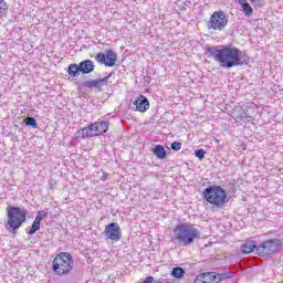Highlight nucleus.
Returning a JSON list of instances; mask_svg holds the SVG:
<instances>
[{
  "label": "nucleus",
  "instance_id": "6ab92c4d",
  "mask_svg": "<svg viewBox=\"0 0 283 283\" xmlns=\"http://www.w3.org/2000/svg\"><path fill=\"white\" fill-rule=\"evenodd\" d=\"M239 4L242 8V12L245 17H253V8L247 2V0H239Z\"/></svg>",
  "mask_w": 283,
  "mask_h": 283
},
{
  "label": "nucleus",
  "instance_id": "aec40b11",
  "mask_svg": "<svg viewBox=\"0 0 283 283\" xmlns=\"http://www.w3.org/2000/svg\"><path fill=\"white\" fill-rule=\"evenodd\" d=\"M66 72L71 78H76V76L81 75V69L78 67V64H70Z\"/></svg>",
  "mask_w": 283,
  "mask_h": 283
},
{
  "label": "nucleus",
  "instance_id": "393cba45",
  "mask_svg": "<svg viewBox=\"0 0 283 283\" xmlns=\"http://www.w3.org/2000/svg\"><path fill=\"white\" fill-rule=\"evenodd\" d=\"M39 229H41V223L36 220L33 221L31 229L28 231L29 235H34V233H36V231H39Z\"/></svg>",
  "mask_w": 283,
  "mask_h": 283
},
{
  "label": "nucleus",
  "instance_id": "7ed1b4c3",
  "mask_svg": "<svg viewBox=\"0 0 283 283\" xmlns=\"http://www.w3.org/2000/svg\"><path fill=\"white\" fill-rule=\"evenodd\" d=\"M203 198L209 205H213V207H218L219 209H222L229 202L227 190L216 185L209 186L203 190Z\"/></svg>",
  "mask_w": 283,
  "mask_h": 283
},
{
  "label": "nucleus",
  "instance_id": "39448f33",
  "mask_svg": "<svg viewBox=\"0 0 283 283\" xmlns=\"http://www.w3.org/2000/svg\"><path fill=\"white\" fill-rule=\"evenodd\" d=\"M25 216H28V210L21 207L8 206L7 207V229H12L17 231L21 229L23 222H25Z\"/></svg>",
  "mask_w": 283,
  "mask_h": 283
},
{
  "label": "nucleus",
  "instance_id": "9b49d317",
  "mask_svg": "<svg viewBox=\"0 0 283 283\" xmlns=\"http://www.w3.org/2000/svg\"><path fill=\"white\" fill-rule=\"evenodd\" d=\"M96 135V126L95 124H90L87 127L81 128L75 133V138L78 140H83L85 138H92Z\"/></svg>",
  "mask_w": 283,
  "mask_h": 283
},
{
  "label": "nucleus",
  "instance_id": "a211bd4d",
  "mask_svg": "<svg viewBox=\"0 0 283 283\" xmlns=\"http://www.w3.org/2000/svg\"><path fill=\"white\" fill-rule=\"evenodd\" d=\"M154 156L158 158V160H165L167 158V150L165 149V146L163 145H155V147L151 149Z\"/></svg>",
  "mask_w": 283,
  "mask_h": 283
},
{
  "label": "nucleus",
  "instance_id": "f257e3e1",
  "mask_svg": "<svg viewBox=\"0 0 283 283\" xmlns=\"http://www.w3.org/2000/svg\"><path fill=\"white\" fill-rule=\"evenodd\" d=\"M206 52L220 64L221 67L231 70V67H238V53L235 46L218 45L206 46Z\"/></svg>",
  "mask_w": 283,
  "mask_h": 283
},
{
  "label": "nucleus",
  "instance_id": "2eb2a0df",
  "mask_svg": "<svg viewBox=\"0 0 283 283\" xmlns=\"http://www.w3.org/2000/svg\"><path fill=\"white\" fill-rule=\"evenodd\" d=\"M258 253V244L255 241H247L241 245V253L242 255H249V253Z\"/></svg>",
  "mask_w": 283,
  "mask_h": 283
},
{
  "label": "nucleus",
  "instance_id": "4be33fe9",
  "mask_svg": "<svg viewBox=\"0 0 283 283\" xmlns=\"http://www.w3.org/2000/svg\"><path fill=\"white\" fill-rule=\"evenodd\" d=\"M24 125H27V127H32L33 129H39V124L34 117L24 118Z\"/></svg>",
  "mask_w": 283,
  "mask_h": 283
},
{
  "label": "nucleus",
  "instance_id": "7c9ffc66",
  "mask_svg": "<svg viewBox=\"0 0 283 283\" xmlns=\"http://www.w3.org/2000/svg\"><path fill=\"white\" fill-rule=\"evenodd\" d=\"M252 2L260 1V0H251Z\"/></svg>",
  "mask_w": 283,
  "mask_h": 283
},
{
  "label": "nucleus",
  "instance_id": "cd10ccee",
  "mask_svg": "<svg viewBox=\"0 0 283 283\" xmlns=\"http://www.w3.org/2000/svg\"><path fill=\"white\" fill-rule=\"evenodd\" d=\"M207 154V150L206 149H197L196 151H195V156L197 157V158H199V160H202L203 158H205V155Z\"/></svg>",
  "mask_w": 283,
  "mask_h": 283
},
{
  "label": "nucleus",
  "instance_id": "423d86ee",
  "mask_svg": "<svg viewBox=\"0 0 283 283\" xmlns=\"http://www.w3.org/2000/svg\"><path fill=\"white\" fill-rule=\"evenodd\" d=\"M282 249V241L280 239H270L261 242L256 248V255L266 258V255H275Z\"/></svg>",
  "mask_w": 283,
  "mask_h": 283
},
{
  "label": "nucleus",
  "instance_id": "f03ea898",
  "mask_svg": "<svg viewBox=\"0 0 283 283\" xmlns=\"http://www.w3.org/2000/svg\"><path fill=\"white\" fill-rule=\"evenodd\" d=\"M201 232L193 224L181 223L174 229L172 242H178L181 247H189L196 240H200Z\"/></svg>",
  "mask_w": 283,
  "mask_h": 283
},
{
  "label": "nucleus",
  "instance_id": "c85d7f7f",
  "mask_svg": "<svg viewBox=\"0 0 283 283\" xmlns=\"http://www.w3.org/2000/svg\"><path fill=\"white\" fill-rule=\"evenodd\" d=\"M143 283H154V276H147Z\"/></svg>",
  "mask_w": 283,
  "mask_h": 283
},
{
  "label": "nucleus",
  "instance_id": "f8f14e48",
  "mask_svg": "<svg viewBox=\"0 0 283 283\" xmlns=\"http://www.w3.org/2000/svg\"><path fill=\"white\" fill-rule=\"evenodd\" d=\"M216 272H202L196 276L195 283H217Z\"/></svg>",
  "mask_w": 283,
  "mask_h": 283
},
{
  "label": "nucleus",
  "instance_id": "f3484780",
  "mask_svg": "<svg viewBox=\"0 0 283 283\" xmlns=\"http://www.w3.org/2000/svg\"><path fill=\"white\" fill-rule=\"evenodd\" d=\"M237 67L240 65H249L251 57H249V54L245 52L240 51V49L237 48Z\"/></svg>",
  "mask_w": 283,
  "mask_h": 283
},
{
  "label": "nucleus",
  "instance_id": "ddd939ff",
  "mask_svg": "<svg viewBox=\"0 0 283 283\" xmlns=\"http://www.w3.org/2000/svg\"><path fill=\"white\" fill-rule=\"evenodd\" d=\"M134 105L136 106V112L145 113L149 109V99L145 95H140L134 101Z\"/></svg>",
  "mask_w": 283,
  "mask_h": 283
},
{
  "label": "nucleus",
  "instance_id": "a878e982",
  "mask_svg": "<svg viewBox=\"0 0 283 283\" xmlns=\"http://www.w3.org/2000/svg\"><path fill=\"white\" fill-rule=\"evenodd\" d=\"M43 218H48V211H45V210H40V211H38V216L35 217V221L36 222H40L41 223V221L43 220Z\"/></svg>",
  "mask_w": 283,
  "mask_h": 283
},
{
  "label": "nucleus",
  "instance_id": "9d476101",
  "mask_svg": "<svg viewBox=\"0 0 283 283\" xmlns=\"http://www.w3.org/2000/svg\"><path fill=\"white\" fill-rule=\"evenodd\" d=\"M104 233L108 240H115L118 242L120 240V226L116 222H111L105 227Z\"/></svg>",
  "mask_w": 283,
  "mask_h": 283
},
{
  "label": "nucleus",
  "instance_id": "1a4fd4ad",
  "mask_svg": "<svg viewBox=\"0 0 283 283\" xmlns=\"http://www.w3.org/2000/svg\"><path fill=\"white\" fill-rule=\"evenodd\" d=\"M112 78V73L108 75L104 76L103 78H97V80H91V81H85L82 83V87H87L88 90H98V92H103V86L107 84V82Z\"/></svg>",
  "mask_w": 283,
  "mask_h": 283
},
{
  "label": "nucleus",
  "instance_id": "412c9836",
  "mask_svg": "<svg viewBox=\"0 0 283 283\" xmlns=\"http://www.w3.org/2000/svg\"><path fill=\"white\" fill-rule=\"evenodd\" d=\"M217 283L224 282V280H231L233 277V273L226 272V273H218L216 272Z\"/></svg>",
  "mask_w": 283,
  "mask_h": 283
},
{
  "label": "nucleus",
  "instance_id": "4468645a",
  "mask_svg": "<svg viewBox=\"0 0 283 283\" xmlns=\"http://www.w3.org/2000/svg\"><path fill=\"white\" fill-rule=\"evenodd\" d=\"M81 74H92L94 72V62L92 60H84L77 64Z\"/></svg>",
  "mask_w": 283,
  "mask_h": 283
},
{
  "label": "nucleus",
  "instance_id": "dca6fc26",
  "mask_svg": "<svg viewBox=\"0 0 283 283\" xmlns=\"http://www.w3.org/2000/svg\"><path fill=\"white\" fill-rule=\"evenodd\" d=\"M95 132L96 136H103V134H107V130L109 129V123L106 120L95 122Z\"/></svg>",
  "mask_w": 283,
  "mask_h": 283
},
{
  "label": "nucleus",
  "instance_id": "20e7f679",
  "mask_svg": "<svg viewBox=\"0 0 283 283\" xmlns=\"http://www.w3.org/2000/svg\"><path fill=\"white\" fill-rule=\"evenodd\" d=\"M74 268V259L67 252H61L52 261V271L55 275H70Z\"/></svg>",
  "mask_w": 283,
  "mask_h": 283
},
{
  "label": "nucleus",
  "instance_id": "c756f323",
  "mask_svg": "<svg viewBox=\"0 0 283 283\" xmlns=\"http://www.w3.org/2000/svg\"><path fill=\"white\" fill-rule=\"evenodd\" d=\"M245 116L244 115H241V120H244Z\"/></svg>",
  "mask_w": 283,
  "mask_h": 283
},
{
  "label": "nucleus",
  "instance_id": "0eeeda50",
  "mask_svg": "<svg viewBox=\"0 0 283 283\" xmlns=\"http://www.w3.org/2000/svg\"><path fill=\"white\" fill-rule=\"evenodd\" d=\"M228 24L229 17H227V13L222 10L216 11L211 14L208 21V30H218L219 32H222Z\"/></svg>",
  "mask_w": 283,
  "mask_h": 283
},
{
  "label": "nucleus",
  "instance_id": "5701e85b",
  "mask_svg": "<svg viewBox=\"0 0 283 283\" xmlns=\"http://www.w3.org/2000/svg\"><path fill=\"white\" fill-rule=\"evenodd\" d=\"M172 277H177V280H180V277H185V269L177 266L174 268L171 271Z\"/></svg>",
  "mask_w": 283,
  "mask_h": 283
},
{
  "label": "nucleus",
  "instance_id": "6e6552de",
  "mask_svg": "<svg viewBox=\"0 0 283 283\" xmlns=\"http://www.w3.org/2000/svg\"><path fill=\"white\" fill-rule=\"evenodd\" d=\"M95 61L105 65L106 67H114L116 65V61H118V55L114 50H106L105 53L99 52L95 55Z\"/></svg>",
  "mask_w": 283,
  "mask_h": 283
},
{
  "label": "nucleus",
  "instance_id": "bb28decb",
  "mask_svg": "<svg viewBox=\"0 0 283 283\" xmlns=\"http://www.w3.org/2000/svg\"><path fill=\"white\" fill-rule=\"evenodd\" d=\"M170 149H172V151H180V149H182V143L180 142H174L170 145Z\"/></svg>",
  "mask_w": 283,
  "mask_h": 283
},
{
  "label": "nucleus",
  "instance_id": "b1692460",
  "mask_svg": "<svg viewBox=\"0 0 283 283\" xmlns=\"http://www.w3.org/2000/svg\"><path fill=\"white\" fill-rule=\"evenodd\" d=\"M8 14V2L0 0V19H3Z\"/></svg>",
  "mask_w": 283,
  "mask_h": 283
}]
</instances>
